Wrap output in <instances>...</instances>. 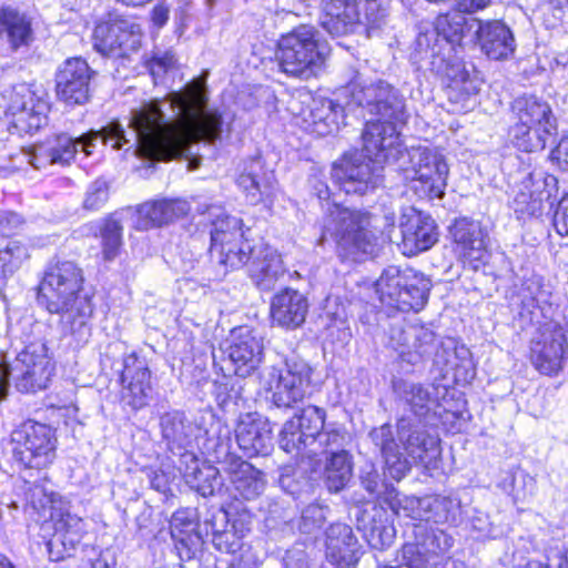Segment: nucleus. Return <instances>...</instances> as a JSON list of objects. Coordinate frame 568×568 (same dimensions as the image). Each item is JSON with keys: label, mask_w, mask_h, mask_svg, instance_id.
Returning <instances> with one entry per match:
<instances>
[{"label": "nucleus", "mask_w": 568, "mask_h": 568, "mask_svg": "<svg viewBox=\"0 0 568 568\" xmlns=\"http://www.w3.org/2000/svg\"><path fill=\"white\" fill-rule=\"evenodd\" d=\"M209 71L180 91L170 92L164 99L142 103L130 113L129 128L133 141L126 138L122 124L111 121L99 131H90L78 139L58 134L33 145L30 164L36 169L52 164H69L81 150L92 153L95 142L111 143L113 150L129 145L134 153L148 160L170 161L189 151L191 140L214 143L222 133V115L209 108L206 80Z\"/></svg>", "instance_id": "1"}, {"label": "nucleus", "mask_w": 568, "mask_h": 568, "mask_svg": "<svg viewBox=\"0 0 568 568\" xmlns=\"http://www.w3.org/2000/svg\"><path fill=\"white\" fill-rule=\"evenodd\" d=\"M82 283V271L75 263L55 261L48 265L38 294L40 304L60 315L62 333L73 336L78 343L88 342L93 315L91 297L80 294Z\"/></svg>", "instance_id": "2"}, {"label": "nucleus", "mask_w": 568, "mask_h": 568, "mask_svg": "<svg viewBox=\"0 0 568 568\" xmlns=\"http://www.w3.org/2000/svg\"><path fill=\"white\" fill-rule=\"evenodd\" d=\"M368 151L376 150L381 159H392L406 180L414 182V190L429 200L445 194L448 165L443 155L426 148L404 149L395 128L390 124H372L366 135Z\"/></svg>", "instance_id": "3"}, {"label": "nucleus", "mask_w": 568, "mask_h": 568, "mask_svg": "<svg viewBox=\"0 0 568 568\" xmlns=\"http://www.w3.org/2000/svg\"><path fill=\"white\" fill-rule=\"evenodd\" d=\"M331 239L344 257L357 260L358 255L373 254L377 236L372 227V215L364 210L327 203L322 216V237Z\"/></svg>", "instance_id": "4"}, {"label": "nucleus", "mask_w": 568, "mask_h": 568, "mask_svg": "<svg viewBox=\"0 0 568 568\" xmlns=\"http://www.w3.org/2000/svg\"><path fill=\"white\" fill-rule=\"evenodd\" d=\"M513 124L509 138L523 152H538L557 134V118L549 103L536 95H523L511 104Z\"/></svg>", "instance_id": "5"}, {"label": "nucleus", "mask_w": 568, "mask_h": 568, "mask_svg": "<svg viewBox=\"0 0 568 568\" xmlns=\"http://www.w3.org/2000/svg\"><path fill=\"white\" fill-rule=\"evenodd\" d=\"M314 27L301 26L277 42L275 60L281 72L303 81L315 78L325 61V45Z\"/></svg>", "instance_id": "6"}, {"label": "nucleus", "mask_w": 568, "mask_h": 568, "mask_svg": "<svg viewBox=\"0 0 568 568\" xmlns=\"http://www.w3.org/2000/svg\"><path fill=\"white\" fill-rule=\"evenodd\" d=\"M345 94L349 98L348 104L378 116L376 121H368L365 129L372 124H390L399 135L398 125L406 121L405 103L393 85L384 80L367 81L356 75L345 88Z\"/></svg>", "instance_id": "7"}, {"label": "nucleus", "mask_w": 568, "mask_h": 568, "mask_svg": "<svg viewBox=\"0 0 568 568\" xmlns=\"http://www.w3.org/2000/svg\"><path fill=\"white\" fill-rule=\"evenodd\" d=\"M432 282L413 268L386 267L375 283V292L385 306L400 312H418L428 301Z\"/></svg>", "instance_id": "8"}, {"label": "nucleus", "mask_w": 568, "mask_h": 568, "mask_svg": "<svg viewBox=\"0 0 568 568\" xmlns=\"http://www.w3.org/2000/svg\"><path fill=\"white\" fill-rule=\"evenodd\" d=\"M369 125L364 129L363 149L361 152L344 155L332 166L331 176L335 185L346 194H364L376 189L382 183L384 163H390L392 159H381L376 150L368 151L365 135Z\"/></svg>", "instance_id": "9"}, {"label": "nucleus", "mask_w": 568, "mask_h": 568, "mask_svg": "<svg viewBox=\"0 0 568 568\" xmlns=\"http://www.w3.org/2000/svg\"><path fill=\"white\" fill-rule=\"evenodd\" d=\"M313 368L303 359L287 358L283 368L272 366L265 377L271 403L278 409L288 410L303 402L311 386Z\"/></svg>", "instance_id": "10"}, {"label": "nucleus", "mask_w": 568, "mask_h": 568, "mask_svg": "<svg viewBox=\"0 0 568 568\" xmlns=\"http://www.w3.org/2000/svg\"><path fill=\"white\" fill-rule=\"evenodd\" d=\"M13 458L28 468H43L55 458L57 438L47 424L28 419L11 433Z\"/></svg>", "instance_id": "11"}, {"label": "nucleus", "mask_w": 568, "mask_h": 568, "mask_svg": "<svg viewBox=\"0 0 568 568\" xmlns=\"http://www.w3.org/2000/svg\"><path fill=\"white\" fill-rule=\"evenodd\" d=\"M326 410L308 405L286 420L280 433V447L288 454L304 450L315 455L316 438L324 429Z\"/></svg>", "instance_id": "12"}, {"label": "nucleus", "mask_w": 568, "mask_h": 568, "mask_svg": "<svg viewBox=\"0 0 568 568\" xmlns=\"http://www.w3.org/2000/svg\"><path fill=\"white\" fill-rule=\"evenodd\" d=\"M397 439L414 463L429 464L440 454L439 437L428 422L402 416L396 423Z\"/></svg>", "instance_id": "13"}, {"label": "nucleus", "mask_w": 568, "mask_h": 568, "mask_svg": "<svg viewBox=\"0 0 568 568\" xmlns=\"http://www.w3.org/2000/svg\"><path fill=\"white\" fill-rule=\"evenodd\" d=\"M151 371L145 357L132 352L123 357L120 381L122 402L132 409L145 407L152 397Z\"/></svg>", "instance_id": "14"}, {"label": "nucleus", "mask_w": 568, "mask_h": 568, "mask_svg": "<svg viewBox=\"0 0 568 568\" xmlns=\"http://www.w3.org/2000/svg\"><path fill=\"white\" fill-rule=\"evenodd\" d=\"M567 339L564 328L557 323H547L532 339L530 359L537 371L555 375L562 368Z\"/></svg>", "instance_id": "15"}, {"label": "nucleus", "mask_w": 568, "mask_h": 568, "mask_svg": "<svg viewBox=\"0 0 568 568\" xmlns=\"http://www.w3.org/2000/svg\"><path fill=\"white\" fill-rule=\"evenodd\" d=\"M476 26L471 42L483 54L495 61H505L514 57L517 43L511 29L501 20H481Z\"/></svg>", "instance_id": "16"}, {"label": "nucleus", "mask_w": 568, "mask_h": 568, "mask_svg": "<svg viewBox=\"0 0 568 568\" xmlns=\"http://www.w3.org/2000/svg\"><path fill=\"white\" fill-rule=\"evenodd\" d=\"M263 341L247 326L234 328L231 342L225 351L229 363L235 375L250 376L261 364L263 358Z\"/></svg>", "instance_id": "17"}, {"label": "nucleus", "mask_w": 568, "mask_h": 568, "mask_svg": "<svg viewBox=\"0 0 568 568\" xmlns=\"http://www.w3.org/2000/svg\"><path fill=\"white\" fill-rule=\"evenodd\" d=\"M399 227L403 254L408 256L429 250L438 240L434 219L414 207L402 213Z\"/></svg>", "instance_id": "18"}, {"label": "nucleus", "mask_w": 568, "mask_h": 568, "mask_svg": "<svg viewBox=\"0 0 568 568\" xmlns=\"http://www.w3.org/2000/svg\"><path fill=\"white\" fill-rule=\"evenodd\" d=\"M450 235L458 257L473 270H478L487 257V234L480 223L459 219L450 227Z\"/></svg>", "instance_id": "19"}, {"label": "nucleus", "mask_w": 568, "mask_h": 568, "mask_svg": "<svg viewBox=\"0 0 568 568\" xmlns=\"http://www.w3.org/2000/svg\"><path fill=\"white\" fill-rule=\"evenodd\" d=\"M92 74L93 71L85 60L68 59L57 73L58 98L70 105L88 102Z\"/></svg>", "instance_id": "20"}, {"label": "nucleus", "mask_w": 568, "mask_h": 568, "mask_svg": "<svg viewBox=\"0 0 568 568\" xmlns=\"http://www.w3.org/2000/svg\"><path fill=\"white\" fill-rule=\"evenodd\" d=\"M478 18L467 17L458 9L456 11L440 14L437 17L435 28L433 32L420 33L417 37V47L420 49L426 47V53L430 50V55L436 54V45L430 48L429 43L433 39L442 37L448 44H460L463 39L468 38L473 40L476 26H473V21H477Z\"/></svg>", "instance_id": "21"}, {"label": "nucleus", "mask_w": 568, "mask_h": 568, "mask_svg": "<svg viewBox=\"0 0 568 568\" xmlns=\"http://www.w3.org/2000/svg\"><path fill=\"white\" fill-rule=\"evenodd\" d=\"M305 108L297 113L298 124L307 132L325 136L337 131L344 109L325 98H308Z\"/></svg>", "instance_id": "22"}, {"label": "nucleus", "mask_w": 568, "mask_h": 568, "mask_svg": "<svg viewBox=\"0 0 568 568\" xmlns=\"http://www.w3.org/2000/svg\"><path fill=\"white\" fill-rule=\"evenodd\" d=\"M27 505L37 511L41 517L47 520V513L49 519L53 521L54 532H71L79 530L81 519L71 515L69 511H62L58 508L61 504V498L53 491H48L41 484H33L26 493Z\"/></svg>", "instance_id": "23"}, {"label": "nucleus", "mask_w": 568, "mask_h": 568, "mask_svg": "<svg viewBox=\"0 0 568 568\" xmlns=\"http://www.w3.org/2000/svg\"><path fill=\"white\" fill-rule=\"evenodd\" d=\"M160 428L162 438L174 455L193 452L194 444L197 443L201 428L189 419L184 413L174 410L165 413L160 418Z\"/></svg>", "instance_id": "24"}, {"label": "nucleus", "mask_w": 568, "mask_h": 568, "mask_svg": "<svg viewBox=\"0 0 568 568\" xmlns=\"http://www.w3.org/2000/svg\"><path fill=\"white\" fill-rule=\"evenodd\" d=\"M235 437L239 447L248 458L267 455L273 447L270 424L256 413L240 418Z\"/></svg>", "instance_id": "25"}, {"label": "nucleus", "mask_w": 568, "mask_h": 568, "mask_svg": "<svg viewBox=\"0 0 568 568\" xmlns=\"http://www.w3.org/2000/svg\"><path fill=\"white\" fill-rule=\"evenodd\" d=\"M248 274L258 290L272 291L285 274L281 255L268 245L254 246L251 251Z\"/></svg>", "instance_id": "26"}, {"label": "nucleus", "mask_w": 568, "mask_h": 568, "mask_svg": "<svg viewBox=\"0 0 568 568\" xmlns=\"http://www.w3.org/2000/svg\"><path fill=\"white\" fill-rule=\"evenodd\" d=\"M357 483L361 491H354L352 496L354 504L383 501L392 505L397 497L394 485L386 480L384 471L373 463H365L358 468Z\"/></svg>", "instance_id": "27"}, {"label": "nucleus", "mask_w": 568, "mask_h": 568, "mask_svg": "<svg viewBox=\"0 0 568 568\" xmlns=\"http://www.w3.org/2000/svg\"><path fill=\"white\" fill-rule=\"evenodd\" d=\"M308 307L306 296L296 290L285 288L272 298V323L285 329H296L305 322Z\"/></svg>", "instance_id": "28"}, {"label": "nucleus", "mask_w": 568, "mask_h": 568, "mask_svg": "<svg viewBox=\"0 0 568 568\" xmlns=\"http://www.w3.org/2000/svg\"><path fill=\"white\" fill-rule=\"evenodd\" d=\"M14 371L20 377L17 387L22 392H36L44 388L52 372L50 359L44 355L43 346L38 353L36 348L27 347L17 358Z\"/></svg>", "instance_id": "29"}, {"label": "nucleus", "mask_w": 568, "mask_h": 568, "mask_svg": "<svg viewBox=\"0 0 568 568\" xmlns=\"http://www.w3.org/2000/svg\"><path fill=\"white\" fill-rule=\"evenodd\" d=\"M189 211L190 205L184 200L145 202L136 209L134 227L139 231L159 227L186 215Z\"/></svg>", "instance_id": "30"}, {"label": "nucleus", "mask_w": 568, "mask_h": 568, "mask_svg": "<svg viewBox=\"0 0 568 568\" xmlns=\"http://www.w3.org/2000/svg\"><path fill=\"white\" fill-rule=\"evenodd\" d=\"M368 437L379 450L392 478L400 480L412 467V463L400 452V444L395 438L390 424L373 428Z\"/></svg>", "instance_id": "31"}, {"label": "nucleus", "mask_w": 568, "mask_h": 568, "mask_svg": "<svg viewBox=\"0 0 568 568\" xmlns=\"http://www.w3.org/2000/svg\"><path fill=\"white\" fill-rule=\"evenodd\" d=\"M237 185L245 192L251 204H257L273 195L274 175L266 171L260 156L252 158L244 164L239 175Z\"/></svg>", "instance_id": "32"}, {"label": "nucleus", "mask_w": 568, "mask_h": 568, "mask_svg": "<svg viewBox=\"0 0 568 568\" xmlns=\"http://www.w3.org/2000/svg\"><path fill=\"white\" fill-rule=\"evenodd\" d=\"M322 9L321 24L334 37L353 32L359 22L356 0H323Z\"/></svg>", "instance_id": "33"}, {"label": "nucleus", "mask_w": 568, "mask_h": 568, "mask_svg": "<svg viewBox=\"0 0 568 568\" xmlns=\"http://www.w3.org/2000/svg\"><path fill=\"white\" fill-rule=\"evenodd\" d=\"M394 389L398 400L410 413L412 418L428 422L430 415L436 414L438 402L433 394L434 388L430 389L419 383L398 381L394 384Z\"/></svg>", "instance_id": "34"}, {"label": "nucleus", "mask_w": 568, "mask_h": 568, "mask_svg": "<svg viewBox=\"0 0 568 568\" xmlns=\"http://www.w3.org/2000/svg\"><path fill=\"white\" fill-rule=\"evenodd\" d=\"M180 463V467L185 466L184 478L191 489L203 497L215 496L222 491L223 483L219 469L210 465L200 467L194 452L183 453Z\"/></svg>", "instance_id": "35"}, {"label": "nucleus", "mask_w": 568, "mask_h": 568, "mask_svg": "<svg viewBox=\"0 0 568 568\" xmlns=\"http://www.w3.org/2000/svg\"><path fill=\"white\" fill-rule=\"evenodd\" d=\"M390 339L394 346L403 347L402 353H415L419 357H428L435 353L440 357L436 345L435 333L423 325H405L393 327L390 331Z\"/></svg>", "instance_id": "36"}, {"label": "nucleus", "mask_w": 568, "mask_h": 568, "mask_svg": "<svg viewBox=\"0 0 568 568\" xmlns=\"http://www.w3.org/2000/svg\"><path fill=\"white\" fill-rule=\"evenodd\" d=\"M234 499L254 500L266 487L264 474L245 460L234 462L226 468Z\"/></svg>", "instance_id": "37"}, {"label": "nucleus", "mask_w": 568, "mask_h": 568, "mask_svg": "<svg viewBox=\"0 0 568 568\" xmlns=\"http://www.w3.org/2000/svg\"><path fill=\"white\" fill-rule=\"evenodd\" d=\"M32 40L31 22L24 13L10 7L0 8V41L12 51L27 47Z\"/></svg>", "instance_id": "38"}, {"label": "nucleus", "mask_w": 568, "mask_h": 568, "mask_svg": "<svg viewBox=\"0 0 568 568\" xmlns=\"http://www.w3.org/2000/svg\"><path fill=\"white\" fill-rule=\"evenodd\" d=\"M204 436L202 445L197 444V446L212 462L224 465L226 469L234 462L242 460L231 452V429L227 426H223L220 422L213 423L204 430Z\"/></svg>", "instance_id": "39"}, {"label": "nucleus", "mask_w": 568, "mask_h": 568, "mask_svg": "<svg viewBox=\"0 0 568 568\" xmlns=\"http://www.w3.org/2000/svg\"><path fill=\"white\" fill-rule=\"evenodd\" d=\"M326 559L337 568L354 567L362 554L363 545L356 535H326Z\"/></svg>", "instance_id": "40"}, {"label": "nucleus", "mask_w": 568, "mask_h": 568, "mask_svg": "<svg viewBox=\"0 0 568 568\" xmlns=\"http://www.w3.org/2000/svg\"><path fill=\"white\" fill-rule=\"evenodd\" d=\"M207 221L211 223V251L217 250L225 240H241L244 236L242 220L231 216L220 206H210L206 212Z\"/></svg>", "instance_id": "41"}, {"label": "nucleus", "mask_w": 568, "mask_h": 568, "mask_svg": "<svg viewBox=\"0 0 568 568\" xmlns=\"http://www.w3.org/2000/svg\"><path fill=\"white\" fill-rule=\"evenodd\" d=\"M253 516L245 508H220L204 521V532H248L253 529Z\"/></svg>", "instance_id": "42"}, {"label": "nucleus", "mask_w": 568, "mask_h": 568, "mask_svg": "<svg viewBox=\"0 0 568 568\" xmlns=\"http://www.w3.org/2000/svg\"><path fill=\"white\" fill-rule=\"evenodd\" d=\"M353 456L349 452H339L326 457L324 484L329 493L342 491L353 477Z\"/></svg>", "instance_id": "43"}, {"label": "nucleus", "mask_w": 568, "mask_h": 568, "mask_svg": "<svg viewBox=\"0 0 568 568\" xmlns=\"http://www.w3.org/2000/svg\"><path fill=\"white\" fill-rule=\"evenodd\" d=\"M442 352L447 355L445 365L447 369L454 371L456 381L469 383L475 377V365L468 347L448 338L442 343Z\"/></svg>", "instance_id": "44"}, {"label": "nucleus", "mask_w": 568, "mask_h": 568, "mask_svg": "<svg viewBox=\"0 0 568 568\" xmlns=\"http://www.w3.org/2000/svg\"><path fill=\"white\" fill-rule=\"evenodd\" d=\"M8 111L17 116L18 121L28 122L29 129L38 130L45 121V116L40 111L34 110L33 93L26 85L13 89Z\"/></svg>", "instance_id": "45"}, {"label": "nucleus", "mask_w": 568, "mask_h": 568, "mask_svg": "<svg viewBox=\"0 0 568 568\" xmlns=\"http://www.w3.org/2000/svg\"><path fill=\"white\" fill-rule=\"evenodd\" d=\"M253 247L241 240H225L217 250L211 251L212 256L217 254V262L224 267V273L236 270L250 263Z\"/></svg>", "instance_id": "46"}, {"label": "nucleus", "mask_w": 568, "mask_h": 568, "mask_svg": "<svg viewBox=\"0 0 568 568\" xmlns=\"http://www.w3.org/2000/svg\"><path fill=\"white\" fill-rule=\"evenodd\" d=\"M351 442V436L344 426L336 423L325 424L324 429L316 438L315 454L321 448L327 456L339 452H348L345 447Z\"/></svg>", "instance_id": "47"}, {"label": "nucleus", "mask_w": 568, "mask_h": 568, "mask_svg": "<svg viewBox=\"0 0 568 568\" xmlns=\"http://www.w3.org/2000/svg\"><path fill=\"white\" fill-rule=\"evenodd\" d=\"M278 484L281 488L294 498L311 493L313 484L310 477L301 467L286 465L280 469Z\"/></svg>", "instance_id": "48"}, {"label": "nucleus", "mask_w": 568, "mask_h": 568, "mask_svg": "<svg viewBox=\"0 0 568 568\" xmlns=\"http://www.w3.org/2000/svg\"><path fill=\"white\" fill-rule=\"evenodd\" d=\"M118 43L114 57H129L141 45L142 31L140 24L130 18L119 17Z\"/></svg>", "instance_id": "49"}, {"label": "nucleus", "mask_w": 568, "mask_h": 568, "mask_svg": "<svg viewBox=\"0 0 568 568\" xmlns=\"http://www.w3.org/2000/svg\"><path fill=\"white\" fill-rule=\"evenodd\" d=\"M120 16H110L108 20L99 22L93 31V47L103 55L114 57L118 43V27Z\"/></svg>", "instance_id": "50"}, {"label": "nucleus", "mask_w": 568, "mask_h": 568, "mask_svg": "<svg viewBox=\"0 0 568 568\" xmlns=\"http://www.w3.org/2000/svg\"><path fill=\"white\" fill-rule=\"evenodd\" d=\"M28 257L29 250L26 244L16 240L9 241L0 250V278L12 275Z\"/></svg>", "instance_id": "51"}, {"label": "nucleus", "mask_w": 568, "mask_h": 568, "mask_svg": "<svg viewBox=\"0 0 568 568\" xmlns=\"http://www.w3.org/2000/svg\"><path fill=\"white\" fill-rule=\"evenodd\" d=\"M513 209L520 219L537 216L542 212V196L540 192L530 191L527 182H523L520 190L513 200Z\"/></svg>", "instance_id": "52"}, {"label": "nucleus", "mask_w": 568, "mask_h": 568, "mask_svg": "<svg viewBox=\"0 0 568 568\" xmlns=\"http://www.w3.org/2000/svg\"><path fill=\"white\" fill-rule=\"evenodd\" d=\"M122 231L121 223L113 216L108 217L101 227L102 237V253L105 260H114L122 246Z\"/></svg>", "instance_id": "53"}, {"label": "nucleus", "mask_w": 568, "mask_h": 568, "mask_svg": "<svg viewBox=\"0 0 568 568\" xmlns=\"http://www.w3.org/2000/svg\"><path fill=\"white\" fill-rule=\"evenodd\" d=\"M45 545L49 558L52 561H60L77 552L80 535H50Z\"/></svg>", "instance_id": "54"}, {"label": "nucleus", "mask_w": 568, "mask_h": 568, "mask_svg": "<svg viewBox=\"0 0 568 568\" xmlns=\"http://www.w3.org/2000/svg\"><path fill=\"white\" fill-rule=\"evenodd\" d=\"M387 7L381 0H366L363 18L359 22L366 27L368 36L386 24Z\"/></svg>", "instance_id": "55"}, {"label": "nucleus", "mask_w": 568, "mask_h": 568, "mask_svg": "<svg viewBox=\"0 0 568 568\" xmlns=\"http://www.w3.org/2000/svg\"><path fill=\"white\" fill-rule=\"evenodd\" d=\"M325 520V509L320 505L311 504L303 509L297 528L300 532H314L324 528Z\"/></svg>", "instance_id": "56"}, {"label": "nucleus", "mask_w": 568, "mask_h": 568, "mask_svg": "<svg viewBox=\"0 0 568 568\" xmlns=\"http://www.w3.org/2000/svg\"><path fill=\"white\" fill-rule=\"evenodd\" d=\"M199 513L196 508H180L174 511L170 519V532H197Z\"/></svg>", "instance_id": "57"}, {"label": "nucleus", "mask_w": 568, "mask_h": 568, "mask_svg": "<svg viewBox=\"0 0 568 568\" xmlns=\"http://www.w3.org/2000/svg\"><path fill=\"white\" fill-rule=\"evenodd\" d=\"M175 548L178 549L180 557H185L186 559H191L196 556L197 552L202 551L204 545L210 542V538H206L205 535H171Z\"/></svg>", "instance_id": "58"}, {"label": "nucleus", "mask_w": 568, "mask_h": 568, "mask_svg": "<svg viewBox=\"0 0 568 568\" xmlns=\"http://www.w3.org/2000/svg\"><path fill=\"white\" fill-rule=\"evenodd\" d=\"M205 537L210 538V542L220 552L236 555L250 549V546L243 541V535H205Z\"/></svg>", "instance_id": "59"}, {"label": "nucleus", "mask_w": 568, "mask_h": 568, "mask_svg": "<svg viewBox=\"0 0 568 568\" xmlns=\"http://www.w3.org/2000/svg\"><path fill=\"white\" fill-rule=\"evenodd\" d=\"M81 551L83 554L82 568H112L114 565L109 550H100L95 546L83 544Z\"/></svg>", "instance_id": "60"}, {"label": "nucleus", "mask_w": 568, "mask_h": 568, "mask_svg": "<svg viewBox=\"0 0 568 568\" xmlns=\"http://www.w3.org/2000/svg\"><path fill=\"white\" fill-rule=\"evenodd\" d=\"M108 201V187L105 182L95 181L93 182L88 191L83 202V206L87 210L95 211L102 207Z\"/></svg>", "instance_id": "61"}, {"label": "nucleus", "mask_w": 568, "mask_h": 568, "mask_svg": "<svg viewBox=\"0 0 568 568\" xmlns=\"http://www.w3.org/2000/svg\"><path fill=\"white\" fill-rule=\"evenodd\" d=\"M554 226L560 235L568 236V192L557 204L554 213Z\"/></svg>", "instance_id": "62"}, {"label": "nucleus", "mask_w": 568, "mask_h": 568, "mask_svg": "<svg viewBox=\"0 0 568 568\" xmlns=\"http://www.w3.org/2000/svg\"><path fill=\"white\" fill-rule=\"evenodd\" d=\"M516 568H568V548L554 556H548L546 564L531 560L525 566H518Z\"/></svg>", "instance_id": "63"}, {"label": "nucleus", "mask_w": 568, "mask_h": 568, "mask_svg": "<svg viewBox=\"0 0 568 568\" xmlns=\"http://www.w3.org/2000/svg\"><path fill=\"white\" fill-rule=\"evenodd\" d=\"M550 159L560 170L568 172V133L552 149Z\"/></svg>", "instance_id": "64"}]
</instances>
